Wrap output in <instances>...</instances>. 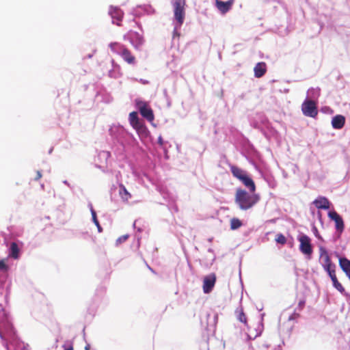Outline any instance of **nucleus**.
<instances>
[{"label": "nucleus", "instance_id": "nucleus-1", "mask_svg": "<svg viewBox=\"0 0 350 350\" xmlns=\"http://www.w3.org/2000/svg\"><path fill=\"white\" fill-rule=\"evenodd\" d=\"M260 200L258 194H250L245 190L239 188L236 191L235 203L243 211L252 208Z\"/></svg>", "mask_w": 350, "mask_h": 350}, {"label": "nucleus", "instance_id": "nucleus-2", "mask_svg": "<svg viewBox=\"0 0 350 350\" xmlns=\"http://www.w3.org/2000/svg\"><path fill=\"white\" fill-rule=\"evenodd\" d=\"M174 18L177 22H183L185 15V0H172Z\"/></svg>", "mask_w": 350, "mask_h": 350}, {"label": "nucleus", "instance_id": "nucleus-3", "mask_svg": "<svg viewBox=\"0 0 350 350\" xmlns=\"http://www.w3.org/2000/svg\"><path fill=\"white\" fill-rule=\"evenodd\" d=\"M109 131V135L121 144H123L126 137L129 135V133L124 129V128L119 124L112 125Z\"/></svg>", "mask_w": 350, "mask_h": 350}, {"label": "nucleus", "instance_id": "nucleus-4", "mask_svg": "<svg viewBox=\"0 0 350 350\" xmlns=\"http://www.w3.org/2000/svg\"><path fill=\"white\" fill-rule=\"evenodd\" d=\"M298 241L300 243L299 250L302 254L308 256V259L311 258L312 254V247L310 243V239L306 234L299 236Z\"/></svg>", "mask_w": 350, "mask_h": 350}, {"label": "nucleus", "instance_id": "nucleus-5", "mask_svg": "<svg viewBox=\"0 0 350 350\" xmlns=\"http://www.w3.org/2000/svg\"><path fill=\"white\" fill-rule=\"evenodd\" d=\"M327 215L335 222L336 233L339 238L345 229V224L342 217L335 211H329Z\"/></svg>", "mask_w": 350, "mask_h": 350}, {"label": "nucleus", "instance_id": "nucleus-6", "mask_svg": "<svg viewBox=\"0 0 350 350\" xmlns=\"http://www.w3.org/2000/svg\"><path fill=\"white\" fill-rule=\"evenodd\" d=\"M303 113L308 117L314 118L318 113L317 107L314 100L306 99L301 105Z\"/></svg>", "mask_w": 350, "mask_h": 350}, {"label": "nucleus", "instance_id": "nucleus-7", "mask_svg": "<svg viewBox=\"0 0 350 350\" xmlns=\"http://www.w3.org/2000/svg\"><path fill=\"white\" fill-rule=\"evenodd\" d=\"M319 254L321 264L324 270H327L332 267H336L335 265L332 262L328 252L325 247L319 246Z\"/></svg>", "mask_w": 350, "mask_h": 350}, {"label": "nucleus", "instance_id": "nucleus-8", "mask_svg": "<svg viewBox=\"0 0 350 350\" xmlns=\"http://www.w3.org/2000/svg\"><path fill=\"white\" fill-rule=\"evenodd\" d=\"M137 105L141 115L144 118L150 122L154 120L153 111L146 103L140 101Z\"/></svg>", "mask_w": 350, "mask_h": 350}, {"label": "nucleus", "instance_id": "nucleus-9", "mask_svg": "<svg viewBox=\"0 0 350 350\" xmlns=\"http://www.w3.org/2000/svg\"><path fill=\"white\" fill-rule=\"evenodd\" d=\"M129 40L131 44L137 51L142 50V47L144 44V39L140 33L131 31L129 33Z\"/></svg>", "mask_w": 350, "mask_h": 350}, {"label": "nucleus", "instance_id": "nucleus-10", "mask_svg": "<svg viewBox=\"0 0 350 350\" xmlns=\"http://www.w3.org/2000/svg\"><path fill=\"white\" fill-rule=\"evenodd\" d=\"M325 271L328 273L329 276L330 277L334 287L336 288L342 294L346 295L345 288H343L342 284L338 281V279L335 273V267H332Z\"/></svg>", "mask_w": 350, "mask_h": 350}, {"label": "nucleus", "instance_id": "nucleus-11", "mask_svg": "<svg viewBox=\"0 0 350 350\" xmlns=\"http://www.w3.org/2000/svg\"><path fill=\"white\" fill-rule=\"evenodd\" d=\"M216 281L215 275L212 273L204 278L203 280V291L204 293H209L214 287Z\"/></svg>", "mask_w": 350, "mask_h": 350}, {"label": "nucleus", "instance_id": "nucleus-12", "mask_svg": "<svg viewBox=\"0 0 350 350\" xmlns=\"http://www.w3.org/2000/svg\"><path fill=\"white\" fill-rule=\"evenodd\" d=\"M234 3V0H229L228 1H222L220 0L215 1V5L217 8L223 14L228 12Z\"/></svg>", "mask_w": 350, "mask_h": 350}, {"label": "nucleus", "instance_id": "nucleus-13", "mask_svg": "<svg viewBox=\"0 0 350 350\" xmlns=\"http://www.w3.org/2000/svg\"><path fill=\"white\" fill-rule=\"evenodd\" d=\"M313 204L319 209L327 210L330 208V202L328 199L324 196H319L313 201Z\"/></svg>", "mask_w": 350, "mask_h": 350}, {"label": "nucleus", "instance_id": "nucleus-14", "mask_svg": "<svg viewBox=\"0 0 350 350\" xmlns=\"http://www.w3.org/2000/svg\"><path fill=\"white\" fill-rule=\"evenodd\" d=\"M267 71V65L265 62H258L254 68V77L256 78L262 77Z\"/></svg>", "mask_w": 350, "mask_h": 350}, {"label": "nucleus", "instance_id": "nucleus-15", "mask_svg": "<svg viewBox=\"0 0 350 350\" xmlns=\"http://www.w3.org/2000/svg\"><path fill=\"white\" fill-rule=\"evenodd\" d=\"M345 123V118L342 115H336L332 118V126L335 129H342Z\"/></svg>", "mask_w": 350, "mask_h": 350}, {"label": "nucleus", "instance_id": "nucleus-16", "mask_svg": "<svg viewBox=\"0 0 350 350\" xmlns=\"http://www.w3.org/2000/svg\"><path fill=\"white\" fill-rule=\"evenodd\" d=\"M247 188L249 189L250 191L254 193L256 189V186L253 180L247 174L243 178L239 180Z\"/></svg>", "mask_w": 350, "mask_h": 350}, {"label": "nucleus", "instance_id": "nucleus-17", "mask_svg": "<svg viewBox=\"0 0 350 350\" xmlns=\"http://www.w3.org/2000/svg\"><path fill=\"white\" fill-rule=\"evenodd\" d=\"M109 13L113 19L118 21H121L122 20L124 13L119 8L113 6L110 7Z\"/></svg>", "mask_w": 350, "mask_h": 350}, {"label": "nucleus", "instance_id": "nucleus-18", "mask_svg": "<svg viewBox=\"0 0 350 350\" xmlns=\"http://www.w3.org/2000/svg\"><path fill=\"white\" fill-rule=\"evenodd\" d=\"M339 265L350 280V260L345 257L340 258Z\"/></svg>", "mask_w": 350, "mask_h": 350}, {"label": "nucleus", "instance_id": "nucleus-19", "mask_svg": "<svg viewBox=\"0 0 350 350\" xmlns=\"http://www.w3.org/2000/svg\"><path fill=\"white\" fill-rule=\"evenodd\" d=\"M120 56L129 64L135 65L136 64L135 57L127 48L124 50Z\"/></svg>", "mask_w": 350, "mask_h": 350}, {"label": "nucleus", "instance_id": "nucleus-20", "mask_svg": "<svg viewBox=\"0 0 350 350\" xmlns=\"http://www.w3.org/2000/svg\"><path fill=\"white\" fill-rule=\"evenodd\" d=\"M230 172L232 174L233 176L237 178L238 180H240L241 178H243L245 175L247 174L246 171L235 165L230 166Z\"/></svg>", "mask_w": 350, "mask_h": 350}, {"label": "nucleus", "instance_id": "nucleus-21", "mask_svg": "<svg viewBox=\"0 0 350 350\" xmlns=\"http://www.w3.org/2000/svg\"><path fill=\"white\" fill-rule=\"evenodd\" d=\"M109 46L113 53H116L120 56L126 49L123 44L119 42H111L109 44Z\"/></svg>", "mask_w": 350, "mask_h": 350}, {"label": "nucleus", "instance_id": "nucleus-22", "mask_svg": "<svg viewBox=\"0 0 350 350\" xmlns=\"http://www.w3.org/2000/svg\"><path fill=\"white\" fill-rule=\"evenodd\" d=\"M19 248L16 243L12 242L9 249V256L14 259L19 258Z\"/></svg>", "mask_w": 350, "mask_h": 350}, {"label": "nucleus", "instance_id": "nucleus-23", "mask_svg": "<svg viewBox=\"0 0 350 350\" xmlns=\"http://www.w3.org/2000/svg\"><path fill=\"white\" fill-rule=\"evenodd\" d=\"M129 122L133 129H138L139 124L142 122L139 121L137 112H131L129 114Z\"/></svg>", "mask_w": 350, "mask_h": 350}, {"label": "nucleus", "instance_id": "nucleus-24", "mask_svg": "<svg viewBox=\"0 0 350 350\" xmlns=\"http://www.w3.org/2000/svg\"><path fill=\"white\" fill-rule=\"evenodd\" d=\"M119 195L124 201H128L131 198V193L122 183L119 184Z\"/></svg>", "mask_w": 350, "mask_h": 350}, {"label": "nucleus", "instance_id": "nucleus-25", "mask_svg": "<svg viewBox=\"0 0 350 350\" xmlns=\"http://www.w3.org/2000/svg\"><path fill=\"white\" fill-rule=\"evenodd\" d=\"M289 24L288 23H281L278 27H277V33L282 36H286L289 32Z\"/></svg>", "mask_w": 350, "mask_h": 350}, {"label": "nucleus", "instance_id": "nucleus-26", "mask_svg": "<svg viewBox=\"0 0 350 350\" xmlns=\"http://www.w3.org/2000/svg\"><path fill=\"white\" fill-rule=\"evenodd\" d=\"M242 226V222L237 218H232L230 220V228L232 230H237Z\"/></svg>", "mask_w": 350, "mask_h": 350}, {"label": "nucleus", "instance_id": "nucleus-27", "mask_svg": "<svg viewBox=\"0 0 350 350\" xmlns=\"http://www.w3.org/2000/svg\"><path fill=\"white\" fill-rule=\"evenodd\" d=\"M319 90L311 88L308 91V94L310 97L311 100L317 99L319 96Z\"/></svg>", "mask_w": 350, "mask_h": 350}, {"label": "nucleus", "instance_id": "nucleus-28", "mask_svg": "<svg viewBox=\"0 0 350 350\" xmlns=\"http://www.w3.org/2000/svg\"><path fill=\"white\" fill-rule=\"evenodd\" d=\"M139 126L138 129H135L137 133L139 135H146L148 131L146 126L142 123L139 124Z\"/></svg>", "mask_w": 350, "mask_h": 350}, {"label": "nucleus", "instance_id": "nucleus-29", "mask_svg": "<svg viewBox=\"0 0 350 350\" xmlns=\"http://www.w3.org/2000/svg\"><path fill=\"white\" fill-rule=\"evenodd\" d=\"M182 23H176V25L174 28L173 32V39H175L176 37H179L180 35V30L181 27Z\"/></svg>", "mask_w": 350, "mask_h": 350}, {"label": "nucleus", "instance_id": "nucleus-30", "mask_svg": "<svg viewBox=\"0 0 350 350\" xmlns=\"http://www.w3.org/2000/svg\"><path fill=\"white\" fill-rule=\"evenodd\" d=\"M275 241L281 245H284L286 243V237L281 233L276 235Z\"/></svg>", "mask_w": 350, "mask_h": 350}, {"label": "nucleus", "instance_id": "nucleus-31", "mask_svg": "<svg viewBox=\"0 0 350 350\" xmlns=\"http://www.w3.org/2000/svg\"><path fill=\"white\" fill-rule=\"evenodd\" d=\"M237 319L240 322L243 323L244 324L247 323V318L242 309H241L238 313Z\"/></svg>", "mask_w": 350, "mask_h": 350}, {"label": "nucleus", "instance_id": "nucleus-32", "mask_svg": "<svg viewBox=\"0 0 350 350\" xmlns=\"http://www.w3.org/2000/svg\"><path fill=\"white\" fill-rule=\"evenodd\" d=\"M92 218L93 222L94 223V224L98 228V232H102V228H101V227L100 226V224H99V222H98V221L97 219L96 213L95 211H92Z\"/></svg>", "mask_w": 350, "mask_h": 350}, {"label": "nucleus", "instance_id": "nucleus-33", "mask_svg": "<svg viewBox=\"0 0 350 350\" xmlns=\"http://www.w3.org/2000/svg\"><path fill=\"white\" fill-rule=\"evenodd\" d=\"M9 267L5 263L4 260H0V271L2 272H7Z\"/></svg>", "mask_w": 350, "mask_h": 350}, {"label": "nucleus", "instance_id": "nucleus-34", "mask_svg": "<svg viewBox=\"0 0 350 350\" xmlns=\"http://www.w3.org/2000/svg\"><path fill=\"white\" fill-rule=\"evenodd\" d=\"M128 238H129V235L128 234H124V235H122V236L120 237L116 240V245H119V244L124 242Z\"/></svg>", "mask_w": 350, "mask_h": 350}, {"label": "nucleus", "instance_id": "nucleus-35", "mask_svg": "<svg viewBox=\"0 0 350 350\" xmlns=\"http://www.w3.org/2000/svg\"><path fill=\"white\" fill-rule=\"evenodd\" d=\"M255 350H269V345L266 343H262L258 345Z\"/></svg>", "mask_w": 350, "mask_h": 350}, {"label": "nucleus", "instance_id": "nucleus-36", "mask_svg": "<svg viewBox=\"0 0 350 350\" xmlns=\"http://www.w3.org/2000/svg\"><path fill=\"white\" fill-rule=\"evenodd\" d=\"M99 156L103 157L107 159L109 157V152L106 151H103L99 153Z\"/></svg>", "mask_w": 350, "mask_h": 350}, {"label": "nucleus", "instance_id": "nucleus-37", "mask_svg": "<svg viewBox=\"0 0 350 350\" xmlns=\"http://www.w3.org/2000/svg\"><path fill=\"white\" fill-rule=\"evenodd\" d=\"M62 347L64 350H73L72 345L71 343L69 345L64 344Z\"/></svg>", "mask_w": 350, "mask_h": 350}, {"label": "nucleus", "instance_id": "nucleus-38", "mask_svg": "<svg viewBox=\"0 0 350 350\" xmlns=\"http://www.w3.org/2000/svg\"><path fill=\"white\" fill-rule=\"evenodd\" d=\"M304 305H305V301L304 300H300L299 304H298V306H297L298 309L299 310H302V308H304Z\"/></svg>", "mask_w": 350, "mask_h": 350}, {"label": "nucleus", "instance_id": "nucleus-39", "mask_svg": "<svg viewBox=\"0 0 350 350\" xmlns=\"http://www.w3.org/2000/svg\"><path fill=\"white\" fill-rule=\"evenodd\" d=\"M313 230L314 231V234H315L316 237H317L319 239H322L321 237L319 234L317 228L314 227Z\"/></svg>", "mask_w": 350, "mask_h": 350}, {"label": "nucleus", "instance_id": "nucleus-40", "mask_svg": "<svg viewBox=\"0 0 350 350\" xmlns=\"http://www.w3.org/2000/svg\"><path fill=\"white\" fill-rule=\"evenodd\" d=\"M158 144L161 146H163V145L164 144L163 139V138H162V137L161 135L158 137Z\"/></svg>", "mask_w": 350, "mask_h": 350}, {"label": "nucleus", "instance_id": "nucleus-41", "mask_svg": "<svg viewBox=\"0 0 350 350\" xmlns=\"http://www.w3.org/2000/svg\"><path fill=\"white\" fill-rule=\"evenodd\" d=\"M42 177V174L40 171H37V176L35 178V180H39Z\"/></svg>", "mask_w": 350, "mask_h": 350}, {"label": "nucleus", "instance_id": "nucleus-42", "mask_svg": "<svg viewBox=\"0 0 350 350\" xmlns=\"http://www.w3.org/2000/svg\"><path fill=\"white\" fill-rule=\"evenodd\" d=\"M299 316L298 314H297L296 312H294L291 316L289 317V320H293L295 319L296 317Z\"/></svg>", "mask_w": 350, "mask_h": 350}, {"label": "nucleus", "instance_id": "nucleus-43", "mask_svg": "<svg viewBox=\"0 0 350 350\" xmlns=\"http://www.w3.org/2000/svg\"><path fill=\"white\" fill-rule=\"evenodd\" d=\"M139 82L142 84H148L149 81L143 79H139Z\"/></svg>", "mask_w": 350, "mask_h": 350}, {"label": "nucleus", "instance_id": "nucleus-44", "mask_svg": "<svg viewBox=\"0 0 350 350\" xmlns=\"http://www.w3.org/2000/svg\"><path fill=\"white\" fill-rule=\"evenodd\" d=\"M88 206L90 208V212H91V214L92 215V211H94V209L93 208V206H92V204L91 202H90L88 204Z\"/></svg>", "mask_w": 350, "mask_h": 350}, {"label": "nucleus", "instance_id": "nucleus-45", "mask_svg": "<svg viewBox=\"0 0 350 350\" xmlns=\"http://www.w3.org/2000/svg\"><path fill=\"white\" fill-rule=\"evenodd\" d=\"M163 94H164V96H165V98H166V99H168V97H169V96H168V95H167V90H163Z\"/></svg>", "mask_w": 350, "mask_h": 350}, {"label": "nucleus", "instance_id": "nucleus-46", "mask_svg": "<svg viewBox=\"0 0 350 350\" xmlns=\"http://www.w3.org/2000/svg\"><path fill=\"white\" fill-rule=\"evenodd\" d=\"M166 100H167V106L170 107L171 106V100H170V98L168 97V99H166Z\"/></svg>", "mask_w": 350, "mask_h": 350}, {"label": "nucleus", "instance_id": "nucleus-47", "mask_svg": "<svg viewBox=\"0 0 350 350\" xmlns=\"http://www.w3.org/2000/svg\"><path fill=\"white\" fill-rule=\"evenodd\" d=\"M85 350H90V345L89 344H88L85 347Z\"/></svg>", "mask_w": 350, "mask_h": 350}, {"label": "nucleus", "instance_id": "nucleus-48", "mask_svg": "<svg viewBox=\"0 0 350 350\" xmlns=\"http://www.w3.org/2000/svg\"><path fill=\"white\" fill-rule=\"evenodd\" d=\"M63 183L66 185L67 186L70 187V184L68 183V182L67 180H64Z\"/></svg>", "mask_w": 350, "mask_h": 350}, {"label": "nucleus", "instance_id": "nucleus-49", "mask_svg": "<svg viewBox=\"0 0 350 350\" xmlns=\"http://www.w3.org/2000/svg\"><path fill=\"white\" fill-rule=\"evenodd\" d=\"M208 252H210V253H212V254H213V253H214L213 250V249H211V248L208 249Z\"/></svg>", "mask_w": 350, "mask_h": 350}, {"label": "nucleus", "instance_id": "nucleus-50", "mask_svg": "<svg viewBox=\"0 0 350 350\" xmlns=\"http://www.w3.org/2000/svg\"><path fill=\"white\" fill-rule=\"evenodd\" d=\"M92 55H93V54H89V55H88V58H91V57H92Z\"/></svg>", "mask_w": 350, "mask_h": 350}, {"label": "nucleus", "instance_id": "nucleus-51", "mask_svg": "<svg viewBox=\"0 0 350 350\" xmlns=\"http://www.w3.org/2000/svg\"><path fill=\"white\" fill-rule=\"evenodd\" d=\"M321 28H322V27L320 25L319 28V30H318V32H319L321 31Z\"/></svg>", "mask_w": 350, "mask_h": 350}, {"label": "nucleus", "instance_id": "nucleus-52", "mask_svg": "<svg viewBox=\"0 0 350 350\" xmlns=\"http://www.w3.org/2000/svg\"><path fill=\"white\" fill-rule=\"evenodd\" d=\"M215 260V256L214 255L213 257V260Z\"/></svg>", "mask_w": 350, "mask_h": 350}, {"label": "nucleus", "instance_id": "nucleus-53", "mask_svg": "<svg viewBox=\"0 0 350 350\" xmlns=\"http://www.w3.org/2000/svg\"><path fill=\"white\" fill-rule=\"evenodd\" d=\"M149 269L151 270L153 272V270L151 269V267H148Z\"/></svg>", "mask_w": 350, "mask_h": 350}]
</instances>
